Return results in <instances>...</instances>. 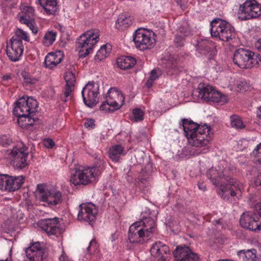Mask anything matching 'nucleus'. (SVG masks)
Segmentation results:
<instances>
[{"mask_svg": "<svg viewBox=\"0 0 261 261\" xmlns=\"http://www.w3.org/2000/svg\"><path fill=\"white\" fill-rule=\"evenodd\" d=\"M7 1H10V2H12V3L13 4H15L16 3V0H7Z\"/></svg>", "mask_w": 261, "mask_h": 261, "instance_id": "obj_61", "label": "nucleus"}, {"mask_svg": "<svg viewBox=\"0 0 261 261\" xmlns=\"http://www.w3.org/2000/svg\"><path fill=\"white\" fill-rule=\"evenodd\" d=\"M111 45L108 44L103 45L97 52L95 56V60L98 61H101L105 59L110 53L111 48H108Z\"/></svg>", "mask_w": 261, "mask_h": 261, "instance_id": "obj_33", "label": "nucleus"}, {"mask_svg": "<svg viewBox=\"0 0 261 261\" xmlns=\"http://www.w3.org/2000/svg\"><path fill=\"white\" fill-rule=\"evenodd\" d=\"M59 219H46L39 222V226L48 235H55L60 232Z\"/></svg>", "mask_w": 261, "mask_h": 261, "instance_id": "obj_20", "label": "nucleus"}, {"mask_svg": "<svg viewBox=\"0 0 261 261\" xmlns=\"http://www.w3.org/2000/svg\"><path fill=\"white\" fill-rule=\"evenodd\" d=\"M99 87L93 82H89L83 89L82 94L86 105L92 108L97 103Z\"/></svg>", "mask_w": 261, "mask_h": 261, "instance_id": "obj_13", "label": "nucleus"}, {"mask_svg": "<svg viewBox=\"0 0 261 261\" xmlns=\"http://www.w3.org/2000/svg\"><path fill=\"white\" fill-rule=\"evenodd\" d=\"M124 151V148L120 145H115L110 148L109 151V158L114 162H117L120 159V155Z\"/></svg>", "mask_w": 261, "mask_h": 261, "instance_id": "obj_32", "label": "nucleus"}, {"mask_svg": "<svg viewBox=\"0 0 261 261\" xmlns=\"http://www.w3.org/2000/svg\"><path fill=\"white\" fill-rule=\"evenodd\" d=\"M12 143V140L6 136L0 137V146L7 147Z\"/></svg>", "mask_w": 261, "mask_h": 261, "instance_id": "obj_45", "label": "nucleus"}, {"mask_svg": "<svg viewBox=\"0 0 261 261\" xmlns=\"http://www.w3.org/2000/svg\"><path fill=\"white\" fill-rule=\"evenodd\" d=\"M98 173L99 169L97 167L93 166L83 169L76 168L75 173L71 175L70 181L75 186L87 185L91 183Z\"/></svg>", "mask_w": 261, "mask_h": 261, "instance_id": "obj_7", "label": "nucleus"}, {"mask_svg": "<svg viewBox=\"0 0 261 261\" xmlns=\"http://www.w3.org/2000/svg\"><path fill=\"white\" fill-rule=\"evenodd\" d=\"M207 176L211 180L214 185H218L220 182L226 181L230 186V187H228V185L221 186L220 191L222 192V197L224 200L228 199L229 195L234 197L236 196L238 192H241V190L243 185L236 179L226 175L224 172L219 173L216 169L211 168L207 172Z\"/></svg>", "mask_w": 261, "mask_h": 261, "instance_id": "obj_2", "label": "nucleus"}, {"mask_svg": "<svg viewBox=\"0 0 261 261\" xmlns=\"http://www.w3.org/2000/svg\"><path fill=\"white\" fill-rule=\"evenodd\" d=\"M98 38V32L94 30H89L80 36L76 42L79 58H84L90 54Z\"/></svg>", "mask_w": 261, "mask_h": 261, "instance_id": "obj_5", "label": "nucleus"}, {"mask_svg": "<svg viewBox=\"0 0 261 261\" xmlns=\"http://www.w3.org/2000/svg\"><path fill=\"white\" fill-rule=\"evenodd\" d=\"M256 212L261 217V202L256 203L254 205Z\"/></svg>", "mask_w": 261, "mask_h": 261, "instance_id": "obj_52", "label": "nucleus"}, {"mask_svg": "<svg viewBox=\"0 0 261 261\" xmlns=\"http://www.w3.org/2000/svg\"><path fill=\"white\" fill-rule=\"evenodd\" d=\"M34 115H27L23 117H20L17 119V123L19 126L22 128L30 129L32 126L35 122L39 120L37 118L34 117Z\"/></svg>", "mask_w": 261, "mask_h": 261, "instance_id": "obj_28", "label": "nucleus"}, {"mask_svg": "<svg viewBox=\"0 0 261 261\" xmlns=\"http://www.w3.org/2000/svg\"><path fill=\"white\" fill-rule=\"evenodd\" d=\"M100 110L103 111L105 112H113L114 111H112V108L111 106L106 102V100L103 101L100 107Z\"/></svg>", "mask_w": 261, "mask_h": 261, "instance_id": "obj_47", "label": "nucleus"}, {"mask_svg": "<svg viewBox=\"0 0 261 261\" xmlns=\"http://www.w3.org/2000/svg\"><path fill=\"white\" fill-rule=\"evenodd\" d=\"M255 47L261 53V38L259 39L255 44Z\"/></svg>", "mask_w": 261, "mask_h": 261, "instance_id": "obj_54", "label": "nucleus"}, {"mask_svg": "<svg viewBox=\"0 0 261 261\" xmlns=\"http://www.w3.org/2000/svg\"><path fill=\"white\" fill-rule=\"evenodd\" d=\"M80 210L77 218L89 223L94 221L97 214L98 210L96 206L91 202L82 203L79 206Z\"/></svg>", "mask_w": 261, "mask_h": 261, "instance_id": "obj_14", "label": "nucleus"}, {"mask_svg": "<svg viewBox=\"0 0 261 261\" xmlns=\"http://www.w3.org/2000/svg\"><path fill=\"white\" fill-rule=\"evenodd\" d=\"M233 62L242 69H250L261 65V56L249 49L240 48L233 54Z\"/></svg>", "mask_w": 261, "mask_h": 261, "instance_id": "obj_3", "label": "nucleus"}, {"mask_svg": "<svg viewBox=\"0 0 261 261\" xmlns=\"http://www.w3.org/2000/svg\"><path fill=\"white\" fill-rule=\"evenodd\" d=\"M256 150L258 153H261V143L257 146Z\"/></svg>", "mask_w": 261, "mask_h": 261, "instance_id": "obj_57", "label": "nucleus"}, {"mask_svg": "<svg viewBox=\"0 0 261 261\" xmlns=\"http://www.w3.org/2000/svg\"><path fill=\"white\" fill-rule=\"evenodd\" d=\"M34 9L31 6H23L22 8V15L19 18L21 23L25 24L34 34L38 32L37 28L35 25Z\"/></svg>", "mask_w": 261, "mask_h": 261, "instance_id": "obj_17", "label": "nucleus"}, {"mask_svg": "<svg viewBox=\"0 0 261 261\" xmlns=\"http://www.w3.org/2000/svg\"><path fill=\"white\" fill-rule=\"evenodd\" d=\"M139 180H140V181L143 184H144V181H146V178H143L142 177H140V176H139Z\"/></svg>", "mask_w": 261, "mask_h": 261, "instance_id": "obj_59", "label": "nucleus"}, {"mask_svg": "<svg viewBox=\"0 0 261 261\" xmlns=\"http://www.w3.org/2000/svg\"><path fill=\"white\" fill-rule=\"evenodd\" d=\"M37 105V101L32 97L22 96L16 102L13 114L18 118L27 115L35 114Z\"/></svg>", "mask_w": 261, "mask_h": 261, "instance_id": "obj_8", "label": "nucleus"}, {"mask_svg": "<svg viewBox=\"0 0 261 261\" xmlns=\"http://www.w3.org/2000/svg\"><path fill=\"white\" fill-rule=\"evenodd\" d=\"M73 89V86L66 85V87L63 92V93L61 95V100L64 102H66L70 99L71 98L69 97L70 96Z\"/></svg>", "mask_w": 261, "mask_h": 261, "instance_id": "obj_39", "label": "nucleus"}, {"mask_svg": "<svg viewBox=\"0 0 261 261\" xmlns=\"http://www.w3.org/2000/svg\"><path fill=\"white\" fill-rule=\"evenodd\" d=\"M176 2L183 10L186 9L188 6V0H176Z\"/></svg>", "mask_w": 261, "mask_h": 261, "instance_id": "obj_49", "label": "nucleus"}, {"mask_svg": "<svg viewBox=\"0 0 261 261\" xmlns=\"http://www.w3.org/2000/svg\"><path fill=\"white\" fill-rule=\"evenodd\" d=\"M11 48L7 49V54L9 59L12 61H17L21 56L23 51V45H21L20 42L13 39L11 42Z\"/></svg>", "mask_w": 261, "mask_h": 261, "instance_id": "obj_25", "label": "nucleus"}, {"mask_svg": "<svg viewBox=\"0 0 261 261\" xmlns=\"http://www.w3.org/2000/svg\"><path fill=\"white\" fill-rule=\"evenodd\" d=\"M124 97L116 88H111L106 95V102L111 106L112 111L119 109L124 104Z\"/></svg>", "mask_w": 261, "mask_h": 261, "instance_id": "obj_15", "label": "nucleus"}, {"mask_svg": "<svg viewBox=\"0 0 261 261\" xmlns=\"http://www.w3.org/2000/svg\"><path fill=\"white\" fill-rule=\"evenodd\" d=\"M92 247L94 249H96L97 247V245H96V242L94 240L90 241V242L89 243V245L87 248L88 251H90Z\"/></svg>", "mask_w": 261, "mask_h": 261, "instance_id": "obj_53", "label": "nucleus"}, {"mask_svg": "<svg viewBox=\"0 0 261 261\" xmlns=\"http://www.w3.org/2000/svg\"><path fill=\"white\" fill-rule=\"evenodd\" d=\"M173 254L176 261H199L197 254L185 245L177 246Z\"/></svg>", "mask_w": 261, "mask_h": 261, "instance_id": "obj_16", "label": "nucleus"}, {"mask_svg": "<svg viewBox=\"0 0 261 261\" xmlns=\"http://www.w3.org/2000/svg\"><path fill=\"white\" fill-rule=\"evenodd\" d=\"M215 45L211 41L201 39L197 40L196 50L201 54L207 56L211 59L215 54Z\"/></svg>", "mask_w": 261, "mask_h": 261, "instance_id": "obj_22", "label": "nucleus"}, {"mask_svg": "<svg viewBox=\"0 0 261 261\" xmlns=\"http://www.w3.org/2000/svg\"><path fill=\"white\" fill-rule=\"evenodd\" d=\"M161 75L160 71H159V72H158V71L156 69H153L151 72L150 75L148 79V80L146 82V85L148 88H150L153 82V81L155 80H156L158 78H159V76Z\"/></svg>", "mask_w": 261, "mask_h": 261, "instance_id": "obj_40", "label": "nucleus"}, {"mask_svg": "<svg viewBox=\"0 0 261 261\" xmlns=\"http://www.w3.org/2000/svg\"><path fill=\"white\" fill-rule=\"evenodd\" d=\"M56 36V33L52 31L47 32L44 36V44L47 46L51 45L55 40Z\"/></svg>", "mask_w": 261, "mask_h": 261, "instance_id": "obj_36", "label": "nucleus"}, {"mask_svg": "<svg viewBox=\"0 0 261 261\" xmlns=\"http://www.w3.org/2000/svg\"><path fill=\"white\" fill-rule=\"evenodd\" d=\"M182 126L189 144L197 147L206 146L210 141V126L199 125L188 119H182Z\"/></svg>", "mask_w": 261, "mask_h": 261, "instance_id": "obj_1", "label": "nucleus"}, {"mask_svg": "<svg viewBox=\"0 0 261 261\" xmlns=\"http://www.w3.org/2000/svg\"><path fill=\"white\" fill-rule=\"evenodd\" d=\"M146 234L141 229L137 223H134L129 229L128 239L131 243H143L150 240L149 238L146 237Z\"/></svg>", "mask_w": 261, "mask_h": 261, "instance_id": "obj_21", "label": "nucleus"}, {"mask_svg": "<svg viewBox=\"0 0 261 261\" xmlns=\"http://www.w3.org/2000/svg\"><path fill=\"white\" fill-rule=\"evenodd\" d=\"M28 149L27 147H14L10 151L8 150L9 158L11 160V164L15 169H22L28 165Z\"/></svg>", "mask_w": 261, "mask_h": 261, "instance_id": "obj_10", "label": "nucleus"}, {"mask_svg": "<svg viewBox=\"0 0 261 261\" xmlns=\"http://www.w3.org/2000/svg\"><path fill=\"white\" fill-rule=\"evenodd\" d=\"M240 224L250 231L258 232L261 230V222L259 221L258 217L252 212L244 213L241 216Z\"/></svg>", "mask_w": 261, "mask_h": 261, "instance_id": "obj_12", "label": "nucleus"}, {"mask_svg": "<svg viewBox=\"0 0 261 261\" xmlns=\"http://www.w3.org/2000/svg\"><path fill=\"white\" fill-rule=\"evenodd\" d=\"M231 125L232 127L237 129H241L245 127L240 117L238 115H233L230 117Z\"/></svg>", "mask_w": 261, "mask_h": 261, "instance_id": "obj_35", "label": "nucleus"}, {"mask_svg": "<svg viewBox=\"0 0 261 261\" xmlns=\"http://www.w3.org/2000/svg\"><path fill=\"white\" fill-rule=\"evenodd\" d=\"M64 79L66 83V85L74 87L76 82L75 76L72 71H67L65 73Z\"/></svg>", "mask_w": 261, "mask_h": 261, "instance_id": "obj_38", "label": "nucleus"}, {"mask_svg": "<svg viewBox=\"0 0 261 261\" xmlns=\"http://www.w3.org/2000/svg\"><path fill=\"white\" fill-rule=\"evenodd\" d=\"M47 14H54L57 9V0H38Z\"/></svg>", "mask_w": 261, "mask_h": 261, "instance_id": "obj_30", "label": "nucleus"}, {"mask_svg": "<svg viewBox=\"0 0 261 261\" xmlns=\"http://www.w3.org/2000/svg\"><path fill=\"white\" fill-rule=\"evenodd\" d=\"M95 121L93 119H87L86 122L85 123V126L86 128H94L95 124Z\"/></svg>", "mask_w": 261, "mask_h": 261, "instance_id": "obj_51", "label": "nucleus"}, {"mask_svg": "<svg viewBox=\"0 0 261 261\" xmlns=\"http://www.w3.org/2000/svg\"><path fill=\"white\" fill-rule=\"evenodd\" d=\"M135 121H141L144 118V112L140 109H135L133 111Z\"/></svg>", "mask_w": 261, "mask_h": 261, "instance_id": "obj_43", "label": "nucleus"}, {"mask_svg": "<svg viewBox=\"0 0 261 261\" xmlns=\"http://www.w3.org/2000/svg\"><path fill=\"white\" fill-rule=\"evenodd\" d=\"M23 176H13L0 174V190L13 192L19 189L24 181Z\"/></svg>", "mask_w": 261, "mask_h": 261, "instance_id": "obj_11", "label": "nucleus"}, {"mask_svg": "<svg viewBox=\"0 0 261 261\" xmlns=\"http://www.w3.org/2000/svg\"><path fill=\"white\" fill-rule=\"evenodd\" d=\"M44 146L47 148H51L55 145L54 141L51 139H45L43 141Z\"/></svg>", "mask_w": 261, "mask_h": 261, "instance_id": "obj_48", "label": "nucleus"}, {"mask_svg": "<svg viewBox=\"0 0 261 261\" xmlns=\"http://www.w3.org/2000/svg\"><path fill=\"white\" fill-rule=\"evenodd\" d=\"M26 256L30 261H44L45 255L39 242L33 243L25 249Z\"/></svg>", "mask_w": 261, "mask_h": 261, "instance_id": "obj_19", "label": "nucleus"}, {"mask_svg": "<svg viewBox=\"0 0 261 261\" xmlns=\"http://www.w3.org/2000/svg\"><path fill=\"white\" fill-rule=\"evenodd\" d=\"M194 92L198 93L199 98L208 103H218L222 105L227 102L225 95H222L208 85L200 83Z\"/></svg>", "mask_w": 261, "mask_h": 261, "instance_id": "obj_6", "label": "nucleus"}, {"mask_svg": "<svg viewBox=\"0 0 261 261\" xmlns=\"http://www.w3.org/2000/svg\"><path fill=\"white\" fill-rule=\"evenodd\" d=\"M13 39L15 41L20 42L21 45H23L21 40H24L27 42L30 41L29 37L28 36L25 32L23 31L20 29H17V30L15 31V35L12 37L10 40V42H12Z\"/></svg>", "mask_w": 261, "mask_h": 261, "instance_id": "obj_34", "label": "nucleus"}, {"mask_svg": "<svg viewBox=\"0 0 261 261\" xmlns=\"http://www.w3.org/2000/svg\"><path fill=\"white\" fill-rule=\"evenodd\" d=\"M136 63V59L129 56H123L117 61L118 67L123 70L130 69L134 66Z\"/></svg>", "mask_w": 261, "mask_h": 261, "instance_id": "obj_29", "label": "nucleus"}, {"mask_svg": "<svg viewBox=\"0 0 261 261\" xmlns=\"http://www.w3.org/2000/svg\"><path fill=\"white\" fill-rule=\"evenodd\" d=\"M238 88L240 91L245 92L250 89L248 84L245 81H240L238 84Z\"/></svg>", "mask_w": 261, "mask_h": 261, "instance_id": "obj_46", "label": "nucleus"}, {"mask_svg": "<svg viewBox=\"0 0 261 261\" xmlns=\"http://www.w3.org/2000/svg\"><path fill=\"white\" fill-rule=\"evenodd\" d=\"M257 4L255 0H247L244 4L240 5L238 14L239 18L242 20H245L252 19V17H248V14L251 15L253 13V7Z\"/></svg>", "mask_w": 261, "mask_h": 261, "instance_id": "obj_24", "label": "nucleus"}, {"mask_svg": "<svg viewBox=\"0 0 261 261\" xmlns=\"http://www.w3.org/2000/svg\"><path fill=\"white\" fill-rule=\"evenodd\" d=\"M253 13L251 15L248 14V16L249 17H252V18H257L261 15V5L257 2L256 5L255 4V6L253 7Z\"/></svg>", "mask_w": 261, "mask_h": 261, "instance_id": "obj_42", "label": "nucleus"}, {"mask_svg": "<svg viewBox=\"0 0 261 261\" xmlns=\"http://www.w3.org/2000/svg\"><path fill=\"white\" fill-rule=\"evenodd\" d=\"M256 113L257 117L261 119V106L258 108Z\"/></svg>", "mask_w": 261, "mask_h": 261, "instance_id": "obj_55", "label": "nucleus"}, {"mask_svg": "<svg viewBox=\"0 0 261 261\" xmlns=\"http://www.w3.org/2000/svg\"><path fill=\"white\" fill-rule=\"evenodd\" d=\"M63 57V54L61 51L48 53L44 60L45 67L53 69L61 62Z\"/></svg>", "mask_w": 261, "mask_h": 261, "instance_id": "obj_26", "label": "nucleus"}, {"mask_svg": "<svg viewBox=\"0 0 261 261\" xmlns=\"http://www.w3.org/2000/svg\"><path fill=\"white\" fill-rule=\"evenodd\" d=\"M198 187L201 190H202L203 191H205L206 190V187L204 185H203L202 183H198Z\"/></svg>", "mask_w": 261, "mask_h": 261, "instance_id": "obj_56", "label": "nucleus"}, {"mask_svg": "<svg viewBox=\"0 0 261 261\" xmlns=\"http://www.w3.org/2000/svg\"><path fill=\"white\" fill-rule=\"evenodd\" d=\"M155 34L148 30L139 29L137 30L133 36V40L137 48L141 50L152 48L155 44L154 38Z\"/></svg>", "mask_w": 261, "mask_h": 261, "instance_id": "obj_9", "label": "nucleus"}, {"mask_svg": "<svg viewBox=\"0 0 261 261\" xmlns=\"http://www.w3.org/2000/svg\"><path fill=\"white\" fill-rule=\"evenodd\" d=\"M174 43L176 47H180L184 45L183 37L177 36L174 40Z\"/></svg>", "mask_w": 261, "mask_h": 261, "instance_id": "obj_50", "label": "nucleus"}, {"mask_svg": "<svg viewBox=\"0 0 261 261\" xmlns=\"http://www.w3.org/2000/svg\"><path fill=\"white\" fill-rule=\"evenodd\" d=\"M0 261H9L8 259H6L5 260H0Z\"/></svg>", "mask_w": 261, "mask_h": 261, "instance_id": "obj_62", "label": "nucleus"}, {"mask_svg": "<svg viewBox=\"0 0 261 261\" xmlns=\"http://www.w3.org/2000/svg\"><path fill=\"white\" fill-rule=\"evenodd\" d=\"M22 76L27 84H33L35 83L36 80L34 79H32L30 74L26 71H22L21 73Z\"/></svg>", "mask_w": 261, "mask_h": 261, "instance_id": "obj_44", "label": "nucleus"}, {"mask_svg": "<svg viewBox=\"0 0 261 261\" xmlns=\"http://www.w3.org/2000/svg\"><path fill=\"white\" fill-rule=\"evenodd\" d=\"M41 201L45 202L48 205H57L62 202L61 192L56 189H50L45 195H43Z\"/></svg>", "mask_w": 261, "mask_h": 261, "instance_id": "obj_23", "label": "nucleus"}, {"mask_svg": "<svg viewBox=\"0 0 261 261\" xmlns=\"http://www.w3.org/2000/svg\"><path fill=\"white\" fill-rule=\"evenodd\" d=\"M11 78L10 75H5L3 77V80H8V79H10Z\"/></svg>", "mask_w": 261, "mask_h": 261, "instance_id": "obj_58", "label": "nucleus"}, {"mask_svg": "<svg viewBox=\"0 0 261 261\" xmlns=\"http://www.w3.org/2000/svg\"><path fill=\"white\" fill-rule=\"evenodd\" d=\"M46 186L44 184H38L37 185V194L38 199L41 201V198L43 195L47 194L50 189H46Z\"/></svg>", "mask_w": 261, "mask_h": 261, "instance_id": "obj_41", "label": "nucleus"}, {"mask_svg": "<svg viewBox=\"0 0 261 261\" xmlns=\"http://www.w3.org/2000/svg\"><path fill=\"white\" fill-rule=\"evenodd\" d=\"M150 252L152 256L158 258V261H167L168 255L170 254V249L167 245L159 241L153 244Z\"/></svg>", "mask_w": 261, "mask_h": 261, "instance_id": "obj_18", "label": "nucleus"}, {"mask_svg": "<svg viewBox=\"0 0 261 261\" xmlns=\"http://www.w3.org/2000/svg\"><path fill=\"white\" fill-rule=\"evenodd\" d=\"M60 261H66L65 257L64 256H61L59 258Z\"/></svg>", "mask_w": 261, "mask_h": 261, "instance_id": "obj_60", "label": "nucleus"}, {"mask_svg": "<svg viewBox=\"0 0 261 261\" xmlns=\"http://www.w3.org/2000/svg\"><path fill=\"white\" fill-rule=\"evenodd\" d=\"M116 23L119 24L120 27L125 28L132 24V20L130 17H125L122 15L119 16Z\"/></svg>", "mask_w": 261, "mask_h": 261, "instance_id": "obj_37", "label": "nucleus"}, {"mask_svg": "<svg viewBox=\"0 0 261 261\" xmlns=\"http://www.w3.org/2000/svg\"><path fill=\"white\" fill-rule=\"evenodd\" d=\"M211 33L213 37H218L222 41H228L236 36L233 27L226 21L216 18L211 23Z\"/></svg>", "mask_w": 261, "mask_h": 261, "instance_id": "obj_4", "label": "nucleus"}, {"mask_svg": "<svg viewBox=\"0 0 261 261\" xmlns=\"http://www.w3.org/2000/svg\"><path fill=\"white\" fill-rule=\"evenodd\" d=\"M135 223H137V225L143 230L146 234V237L150 239L155 229V223L153 219L150 217L143 218L140 221Z\"/></svg>", "mask_w": 261, "mask_h": 261, "instance_id": "obj_27", "label": "nucleus"}, {"mask_svg": "<svg viewBox=\"0 0 261 261\" xmlns=\"http://www.w3.org/2000/svg\"><path fill=\"white\" fill-rule=\"evenodd\" d=\"M238 255L243 261H257L259 259L256 255V250L254 249L246 251L240 250L238 252Z\"/></svg>", "mask_w": 261, "mask_h": 261, "instance_id": "obj_31", "label": "nucleus"}]
</instances>
